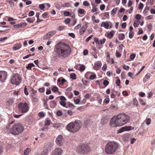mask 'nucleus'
<instances>
[{"mask_svg":"<svg viewBox=\"0 0 155 155\" xmlns=\"http://www.w3.org/2000/svg\"><path fill=\"white\" fill-rule=\"evenodd\" d=\"M74 101L76 104H78L80 100L79 99H76L74 100Z\"/></svg>","mask_w":155,"mask_h":155,"instance_id":"obj_63","label":"nucleus"},{"mask_svg":"<svg viewBox=\"0 0 155 155\" xmlns=\"http://www.w3.org/2000/svg\"><path fill=\"white\" fill-rule=\"evenodd\" d=\"M7 39V37H5L0 38V42H3Z\"/></svg>","mask_w":155,"mask_h":155,"instance_id":"obj_40","label":"nucleus"},{"mask_svg":"<svg viewBox=\"0 0 155 155\" xmlns=\"http://www.w3.org/2000/svg\"><path fill=\"white\" fill-rule=\"evenodd\" d=\"M85 10L81 8H79L78 9V12L80 14H83L85 13Z\"/></svg>","mask_w":155,"mask_h":155,"instance_id":"obj_29","label":"nucleus"},{"mask_svg":"<svg viewBox=\"0 0 155 155\" xmlns=\"http://www.w3.org/2000/svg\"><path fill=\"white\" fill-rule=\"evenodd\" d=\"M90 150V147L87 145L83 144L78 148L77 151L80 153L84 154L88 153Z\"/></svg>","mask_w":155,"mask_h":155,"instance_id":"obj_6","label":"nucleus"},{"mask_svg":"<svg viewBox=\"0 0 155 155\" xmlns=\"http://www.w3.org/2000/svg\"><path fill=\"white\" fill-rule=\"evenodd\" d=\"M82 126V124L80 120H77L74 122H71L67 126V130L69 131L74 133L78 131Z\"/></svg>","mask_w":155,"mask_h":155,"instance_id":"obj_5","label":"nucleus"},{"mask_svg":"<svg viewBox=\"0 0 155 155\" xmlns=\"http://www.w3.org/2000/svg\"><path fill=\"white\" fill-rule=\"evenodd\" d=\"M13 103V100L12 99H9L7 101V103L9 105H12Z\"/></svg>","mask_w":155,"mask_h":155,"instance_id":"obj_27","label":"nucleus"},{"mask_svg":"<svg viewBox=\"0 0 155 155\" xmlns=\"http://www.w3.org/2000/svg\"><path fill=\"white\" fill-rule=\"evenodd\" d=\"M71 78L73 80H75L76 79V75L74 73H72L70 75Z\"/></svg>","mask_w":155,"mask_h":155,"instance_id":"obj_32","label":"nucleus"},{"mask_svg":"<svg viewBox=\"0 0 155 155\" xmlns=\"http://www.w3.org/2000/svg\"><path fill=\"white\" fill-rule=\"evenodd\" d=\"M109 82L108 81L105 80L103 82V84L104 85L106 86L109 84Z\"/></svg>","mask_w":155,"mask_h":155,"instance_id":"obj_58","label":"nucleus"},{"mask_svg":"<svg viewBox=\"0 0 155 155\" xmlns=\"http://www.w3.org/2000/svg\"><path fill=\"white\" fill-rule=\"evenodd\" d=\"M136 56V54H131L130 56V58L131 60L134 59Z\"/></svg>","mask_w":155,"mask_h":155,"instance_id":"obj_52","label":"nucleus"},{"mask_svg":"<svg viewBox=\"0 0 155 155\" xmlns=\"http://www.w3.org/2000/svg\"><path fill=\"white\" fill-rule=\"evenodd\" d=\"M7 77V73L5 71H0V81L4 82L6 79Z\"/></svg>","mask_w":155,"mask_h":155,"instance_id":"obj_10","label":"nucleus"},{"mask_svg":"<svg viewBox=\"0 0 155 155\" xmlns=\"http://www.w3.org/2000/svg\"><path fill=\"white\" fill-rule=\"evenodd\" d=\"M57 102L55 100L51 101L50 102V106L51 108H54L57 105Z\"/></svg>","mask_w":155,"mask_h":155,"instance_id":"obj_18","label":"nucleus"},{"mask_svg":"<svg viewBox=\"0 0 155 155\" xmlns=\"http://www.w3.org/2000/svg\"><path fill=\"white\" fill-rule=\"evenodd\" d=\"M62 151L61 148H57L53 151L51 155H61Z\"/></svg>","mask_w":155,"mask_h":155,"instance_id":"obj_12","label":"nucleus"},{"mask_svg":"<svg viewBox=\"0 0 155 155\" xmlns=\"http://www.w3.org/2000/svg\"><path fill=\"white\" fill-rule=\"evenodd\" d=\"M143 31L141 28H139V31L138 32V35H140L143 33Z\"/></svg>","mask_w":155,"mask_h":155,"instance_id":"obj_60","label":"nucleus"},{"mask_svg":"<svg viewBox=\"0 0 155 155\" xmlns=\"http://www.w3.org/2000/svg\"><path fill=\"white\" fill-rule=\"evenodd\" d=\"M35 65L33 63L29 64L26 67V68L28 69H31V68L34 66Z\"/></svg>","mask_w":155,"mask_h":155,"instance_id":"obj_31","label":"nucleus"},{"mask_svg":"<svg viewBox=\"0 0 155 155\" xmlns=\"http://www.w3.org/2000/svg\"><path fill=\"white\" fill-rule=\"evenodd\" d=\"M101 27H104L106 29H108L109 28V25L107 22L103 21L101 25Z\"/></svg>","mask_w":155,"mask_h":155,"instance_id":"obj_17","label":"nucleus"},{"mask_svg":"<svg viewBox=\"0 0 155 155\" xmlns=\"http://www.w3.org/2000/svg\"><path fill=\"white\" fill-rule=\"evenodd\" d=\"M110 101V99L109 98H106L104 100V102L106 104H107L109 103V102Z\"/></svg>","mask_w":155,"mask_h":155,"instance_id":"obj_53","label":"nucleus"},{"mask_svg":"<svg viewBox=\"0 0 155 155\" xmlns=\"http://www.w3.org/2000/svg\"><path fill=\"white\" fill-rule=\"evenodd\" d=\"M87 28V25H83L80 29L79 33L81 35H82L85 32Z\"/></svg>","mask_w":155,"mask_h":155,"instance_id":"obj_14","label":"nucleus"},{"mask_svg":"<svg viewBox=\"0 0 155 155\" xmlns=\"http://www.w3.org/2000/svg\"><path fill=\"white\" fill-rule=\"evenodd\" d=\"M143 4L141 3L139 4L138 8L139 9H142L143 8Z\"/></svg>","mask_w":155,"mask_h":155,"instance_id":"obj_46","label":"nucleus"},{"mask_svg":"<svg viewBox=\"0 0 155 155\" xmlns=\"http://www.w3.org/2000/svg\"><path fill=\"white\" fill-rule=\"evenodd\" d=\"M70 19L69 18H67L65 19L64 22L65 24H67L70 23Z\"/></svg>","mask_w":155,"mask_h":155,"instance_id":"obj_49","label":"nucleus"},{"mask_svg":"<svg viewBox=\"0 0 155 155\" xmlns=\"http://www.w3.org/2000/svg\"><path fill=\"white\" fill-rule=\"evenodd\" d=\"M21 81V78L18 74H13L12 78L10 80L11 84L18 85L20 83Z\"/></svg>","mask_w":155,"mask_h":155,"instance_id":"obj_7","label":"nucleus"},{"mask_svg":"<svg viewBox=\"0 0 155 155\" xmlns=\"http://www.w3.org/2000/svg\"><path fill=\"white\" fill-rule=\"evenodd\" d=\"M96 77V75L95 74H93L91 75L90 77V79L91 80H93L95 79Z\"/></svg>","mask_w":155,"mask_h":155,"instance_id":"obj_41","label":"nucleus"},{"mask_svg":"<svg viewBox=\"0 0 155 155\" xmlns=\"http://www.w3.org/2000/svg\"><path fill=\"white\" fill-rule=\"evenodd\" d=\"M51 123V120L48 118H47L45 123V124L46 126H48Z\"/></svg>","mask_w":155,"mask_h":155,"instance_id":"obj_25","label":"nucleus"},{"mask_svg":"<svg viewBox=\"0 0 155 155\" xmlns=\"http://www.w3.org/2000/svg\"><path fill=\"white\" fill-rule=\"evenodd\" d=\"M31 150L29 148H26L24 151V154L25 155H27L28 153Z\"/></svg>","mask_w":155,"mask_h":155,"instance_id":"obj_30","label":"nucleus"},{"mask_svg":"<svg viewBox=\"0 0 155 155\" xmlns=\"http://www.w3.org/2000/svg\"><path fill=\"white\" fill-rule=\"evenodd\" d=\"M141 15L139 14H137L135 16V18L137 20H140L141 19Z\"/></svg>","mask_w":155,"mask_h":155,"instance_id":"obj_45","label":"nucleus"},{"mask_svg":"<svg viewBox=\"0 0 155 155\" xmlns=\"http://www.w3.org/2000/svg\"><path fill=\"white\" fill-rule=\"evenodd\" d=\"M106 41V39L105 38H104L102 40H100V42L101 45L102 44H104Z\"/></svg>","mask_w":155,"mask_h":155,"instance_id":"obj_57","label":"nucleus"},{"mask_svg":"<svg viewBox=\"0 0 155 155\" xmlns=\"http://www.w3.org/2000/svg\"><path fill=\"white\" fill-rule=\"evenodd\" d=\"M56 32V31H50L46 34V35L44 37L43 39H47L49 38L54 35Z\"/></svg>","mask_w":155,"mask_h":155,"instance_id":"obj_11","label":"nucleus"},{"mask_svg":"<svg viewBox=\"0 0 155 155\" xmlns=\"http://www.w3.org/2000/svg\"><path fill=\"white\" fill-rule=\"evenodd\" d=\"M90 123V122L89 120H87L84 121V124L86 126H89V125Z\"/></svg>","mask_w":155,"mask_h":155,"instance_id":"obj_42","label":"nucleus"},{"mask_svg":"<svg viewBox=\"0 0 155 155\" xmlns=\"http://www.w3.org/2000/svg\"><path fill=\"white\" fill-rule=\"evenodd\" d=\"M22 46V45L20 43H17L15 44L13 47V50L14 51H15L18 50L20 49Z\"/></svg>","mask_w":155,"mask_h":155,"instance_id":"obj_16","label":"nucleus"},{"mask_svg":"<svg viewBox=\"0 0 155 155\" xmlns=\"http://www.w3.org/2000/svg\"><path fill=\"white\" fill-rule=\"evenodd\" d=\"M64 28V26H59L58 28V30L59 31L63 30Z\"/></svg>","mask_w":155,"mask_h":155,"instance_id":"obj_56","label":"nucleus"},{"mask_svg":"<svg viewBox=\"0 0 155 155\" xmlns=\"http://www.w3.org/2000/svg\"><path fill=\"white\" fill-rule=\"evenodd\" d=\"M105 8V6L104 5L102 4L100 6V9L101 10H103Z\"/></svg>","mask_w":155,"mask_h":155,"instance_id":"obj_50","label":"nucleus"},{"mask_svg":"<svg viewBox=\"0 0 155 155\" xmlns=\"http://www.w3.org/2000/svg\"><path fill=\"white\" fill-rule=\"evenodd\" d=\"M42 16L45 18H48V13L46 12H45L42 15Z\"/></svg>","mask_w":155,"mask_h":155,"instance_id":"obj_36","label":"nucleus"},{"mask_svg":"<svg viewBox=\"0 0 155 155\" xmlns=\"http://www.w3.org/2000/svg\"><path fill=\"white\" fill-rule=\"evenodd\" d=\"M151 76V74L150 73H147L145 76L144 78L143 79V81L144 82L146 81L145 79H149Z\"/></svg>","mask_w":155,"mask_h":155,"instance_id":"obj_26","label":"nucleus"},{"mask_svg":"<svg viewBox=\"0 0 155 155\" xmlns=\"http://www.w3.org/2000/svg\"><path fill=\"white\" fill-rule=\"evenodd\" d=\"M116 83L118 86H120V80L119 79L117 80Z\"/></svg>","mask_w":155,"mask_h":155,"instance_id":"obj_47","label":"nucleus"},{"mask_svg":"<svg viewBox=\"0 0 155 155\" xmlns=\"http://www.w3.org/2000/svg\"><path fill=\"white\" fill-rule=\"evenodd\" d=\"M58 88L56 86H53L52 88V91L54 93H56L57 92H59L58 91Z\"/></svg>","mask_w":155,"mask_h":155,"instance_id":"obj_24","label":"nucleus"},{"mask_svg":"<svg viewBox=\"0 0 155 155\" xmlns=\"http://www.w3.org/2000/svg\"><path fill=\"white\" fill-rule=\"evenodd\" d=\"M45 88L42 87L41 88H39L38 89V91L40 93H43L45 91Z\"/></svg>","mask_w":155,"mask_h":155,"instance_id":"obj_43","label":"nucleus"},{"mask_svg":"<svg viewBox=\"0 0 155 155\" xmlns=\"http://www.w3.org/2000/svg\"><path fill=\"white\" fill-rule=\"evenodd\" d=\"M60 99L61 100L60 101L61 105L64 107H65L66 103L64 101L66 100V98L64 96H61L60 97Z\"/></svg>","mask_w":155,"mask_h":155,"instance_id":"obj_13","label":"nucleus"},{"mask_svg":"<svg viewBox=\"0 0 155 155\" xmlns=\"http://www.w3.org/2000/svg\"><path fill=\"white\" fill-rule=\"evenodd\" d=\"M107 122V120L106 119V118L104 117H103L102 118L101 121V124L102 126L104 125Z\"/></svg>","mask_w":155,"mask_h":155,"instance_id":"obj_21","label":"nucleus"},{"mask_svg":"<svg viewBox=\"0 0 155 155\" xmlns=\"http://www.w3.org/2000/svg\"><path fill=\"white\" fill-rule=\"evenodd\" d=\"M81 26V24H79L78 25L76 26H75L74 28L75 29L77 30L79 28H80Z\"/></svg>","mask_w":155,"mask_h":155,"instance_id":"obj_59","label":"nucleus"},{"mask_svg":"<svg viewBox=\"0 0 155 155\" xmlns=\"http://www.w3.org/2000/svg\"><path fill=\"white\" fill-rule=\"evenodd\" d=\"M134 36V32L132 31H130L129 33V37L130 38H133Z\"/></svg>","mask_w":155,"mask_h":155,"instance_id":"obj_39","label":"nucleus"},{"mask_svg":"<svg viewBox=\"0 0 155 155\" xmlns=\"http://www.w3.org/2000/svg\"><path fill=\"white\" fill-rule=\"evenodd\" d=\"M14 121H12L6 127L7 129H9V132L15 135H18L22 132L24 130V128L22 124H14L11 127L10 125L13 124Z\"/></svg>","mask_w":155,"mask_h":155,"instance_id":"obj_3","label":"nucleus"},{"mask_svg":"<svg viewBox=\"0 0 155 155\" xmlns=\"http://www.w3.org/2000/svg\"><path fill=\"white\" fill-rule=\"evenodd\" d=\"M101 62L100 61H98L95 63L94 67L95 69H97L95 68H98L100 67L101 65Z\"/></svg>","mask_w":155,"mask_h":155,"instance_id":"obj_19","label":"nucleus"},{"mask_svg":"<svg viewBox=\"0 0 155 155\" xmlns=\"http://www.w3.org/2000/svg\"><path fill=\"white\" fill-rule=\"evenodd\" d=\"M151 120L150 118L147 119L146 120V122L147 125H149L151 123Z\"/></svg>","mask_w":155,"mask_h":155,"instance_id":"obj_37","label":"nucleus"},{"mask_svg":"<svg viewBox=\"0 0 155 155\" xmlns=\"http://www.w3.org/2000/svg\"><path fill=\"white\" fill-rule=\"evenodd\" d=\"M39 7L40 8L41 10L45 8V6L44 4H40L39 5Z\"/></svg>","mask_w":155,"mask_h":155,"instance_id":"obj_55","label":"nucleus"},{"mask_svg":"<svg viewBox=\"0 0 155 155\" xmlns=\"http://www.w3.org/2000/svg\"><path fill=\"white\" fill-rule=\"evenodd\" d=\"M126 26H127V24L125 22L123 23L121 25V27L123 28H125Z\"/></svg>","mask_w":155,"mask_h":155,"instance_id":"obj_61","label":"nucleus"},{"mask_svg":"<svg viewBox=\"0 0 155 155\" xmlns=\"http://www.w3.org/2000/svg\"><path fill=\"white\" fill-rule=\"evenodd\" d=\"M34 12L33 11H31L29 13L28 15L30 16H32L34 15Z\"/></svg>","mask_w":155,"mask_h":155,"instance_id":"obj_51","label":"nucleus"},{"mask_svg":"<svg viewBox=\"0 0 155 155\" xmlns=\"http://www.w3.org/2000/svg\"><path fill=\"white\" fill-rule=\"evenodd\" d=\"M56 114L58 116H61L62 115V112L61 111L59 110L58 111L56 112Z\"/></svg>","mask_w":155,"mask_h":155,"instance_id":"obj_38","label":"nucleus"},{"mask_svg":"<svg viewBox=\"0 0 155 155\" xmlns=\"http://www.w3.org/2000/svg\"><path fill=\"white\" fill-rule=\"evenodd\" d=\"M118 39L119 40H122L125 38V35L123 33L119 34L118 35Z\"/></svg>","mask_w":155,"mask_h":155,"instance_id":"obj_22","label":"nucleus"},{"mask_svg":"<svg viewBox=\"0 0 155 155\" xmlns=\"http://www.w3.org/2000/svg\"><path fill=\"white\" fill-rule=\"evenodd\" d=\"M131 127L130 126H126L122 127L120 129V132H122L125 131L130 130H131Z\"/></svg>","mask_w":155,"mask_h":155,"instance_id":"obj_15","label":"nucleus"},{"mask_svg":"<svg viewBox=\"0 0 155 155\" xmlns=\"http://www.w3.org/2000/svg\"><path fill=\"white\" fill-rule=\"evenodd\" d=\"M93 37V35H92L88 37V38H87L86 40L85 41L86 42H88L91 39V38Z\"/></svg>","mask_w":155,"mask_h":155,"instance_id":"obj_54","label":"nucleus"},{"mask_svg":"<svg viewBox=\"0 0 155 155\" xmlns=\"http://www.w3.org/2000/svg\"><path fill=\"white\" fill-rule=\"evenodd\" d=\"M119 147L118 143L115 142H109L105 147V152L108 154L114 153Z\"/></svg>","mask_w":155,"mask_h":155,"instance_id":"obj_4","label":"nucleus"},{"mask_svg":"<svg viewBox=\"0 0 155 155\" xmlns=\"http://www.w3.org/2000/svg\"><path fill=\"white\" fill-rule=\"evenodd\" d=\"M121 71V68H117L116 70V72L117 74H119L120 73Z\"/></svg>","mask_w":155,"mask_h":155,"instance_id":"obj_62","label":"nucleus"},{"mask_svg":"<svg viewBox=\"0 0 155 155\" xmlns=\"http://www.w3.org/2000/svg\"><path fill=\"white\" fill-rule=\"evenodd\" d=\"M114 34L115 32L114 31H111L110 32L107 34V36L109 38H111Z\"/></svg>","mask_w":155,"mask_h":155,"instance_id":"obj_20","label":"nucleus"},{"mask_svg":"<svg viewBox=\"0 0 155 155\" xmlns=\"http://www.w3.org/2000/svg\"><path fill=\"white\" fill-rule=\"evenodd\" d=\"M88 54V51L87 50H85L83 51V54L84 55H86Z\"/></svg>","mask_w":155,"mask_h":155,"instance_id":"obj_64","label":"nucleus"},{"mask_svg":"<svg viewBox=\"0 0 155 155\" xmlns=\"http://www.w3.org/2000/svg\"><path fill=\"white\" fill-rule=\"evenodd\" d=\"M35 20V18H28L27 19L26 21L28 23H32L34 22Z\"/></svg>","mask_w":155,"mask_h":155,"instance_id":"obj_23","label":"nucleus"},{"mask_svg":"<svg viewBox=\"0 0 155 155\" xmlns=\"http://www.w3.org/2000/svg\"><path fill=\"white\" fill-rule=\"evenodd\" d=\"M94 41L97 44L100 46H101L100 41L98 39L96 38H95L94 39Z\"/></svg>","mask_w":155,"mask_h":155,"instance_id":"obj_33","label":"nucleus"},{"mask_svg":"<svg viewBox=\"0 0 155 155\" xmlns=\"http://www.w3.org/2000/svg\"><path fill=\"white\" fill-rule=\"evenodd\" d=\"M55 142L59 146H62L63 144V138L61 135H59L57 137Z\"/></svg>","mask_w":155,"mask_h":155,"instance_id":"obj_9","label":"nucleus"},{"mask_svg":"<svg viewBox=\"0 0 155 155\" xmlns=\"http://www.w3.org/2000/svg\"><path fill=\"white\" fill-rule=\"evenodd\" d=\"M80 68L78 70L81 71H83L85 69V66L83 64H80Z\"/></svg>","mask_w":155,"mask_h":155,"instance_id":"obj_28","label":"nucleus"},{"mask_svg":"<svg viewBox=\"0 0 155 155\" xmlns=\"http://www.w3.org/2000/svg\"><path fill=\"white\" fill-rule=\"evenodd\" d=\"M130 120L129 116L124 113L120 114L116 116H114L111 119L110 125L112 127L121 126L128 122Z\"/></svg>","mask_w":155,"mask_h":155,"instance_id":"obj_2","label":"nucleus"},{"mask_svg":"<svg viewBox=\"0 0 155 155\" xmlns=\"http://www.w3.org/2000/svg\"><path fill=\"white\" fill-rule=\"evenodd\" d=\"M9 2L11 7H13L14 6V3L12 0L9 1Z\"/></svg>","mask_w":155,"mask_h":155,"instance_id":"obj_44","label":"nucleus"},{"mask_svg":"<svg viewBox=\"0 0 155 155\" xmlns=\"http://www.w3.org/2000/svg\"><path fill=\"white\" fill-rule=\"evenodd\" d=\"M54 50L57 55L60 58L67 57L71 53V48L68 45L60 42L55 45Z\"/></svg>","mask_w":155,"mask_h":155,"instance_id":"obj_1","label":"nucleus"},{"mask_svg":"<svg viewBox=\"0 0 155 155\" xmlns=\"http://www.w3.org/2000/svg\"><path fill=\"white\" fill-rule=\"evenodd\" d=\"M39 15H40V13L39 12L37 13L36 14V16L37 18V20L36 21V22H40L43 20H41L40 21H38Z\"/></svg>","mask_w":155,"mask_h":155,"instance_id":"obj_34","label":"nucleus"},{"mask_svg":"<svg viewBox=\"0 0 155 155\" xmlns=\"http://www.w3.org/2000/svg\"><path fill=\"white\" fill-rule=\"evenodd\" d=\"M63 14H64V16H68L70 14V13L69 12H68V11L64 12Z\"/></svg>","mask_w":155,"mask_h":155,"instance_id":"obj_48","label":"nucleus"},{"mask_svg":"<svg viewBox=\"0 0 155 155\" xmlns=\"http://www.w3.org/2000/svg\"><path fill=\"white\" fill-rule=\"evenodd\" d=\"M83 5L85 6H88L90 5V4L87 1H85L83 2Z\"/></svg>","mask_w":155,"mask_h":155,"instance_id":"obj_35","label":"nucleus"},{"mask_svg":"<svg viewBox=\"0 0 155 155\" xmlns=\"http://www.w3.org/2000/svg\"><path fill=\"white\" fill-rule=\"evenodd\" d=\"M18 108L19 111L22 113H25L28 111L29 107L27 103L25 102L20 103L18 104Z\"/></svg>","mask_w":155,"mask_h":155,"instance_id":"obj_8","label":"nucleus"}]
</instances>
